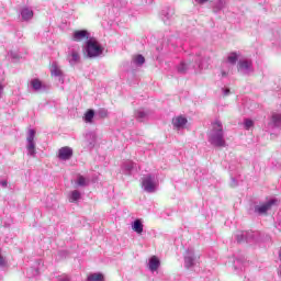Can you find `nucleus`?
Segmentation results:
<instances>
[{
  "mask_svg": "<svg viewBox=\"0 0 281 281\" xmlns=\"http://www.w3.org/2000/svg\"><path fill=\"white\" fill-rule=\"evenodd\" d=\"M210 63L209 59L201 56L195 55L191 56L188 60H182L177 66L178 74H188L191 69H194V71H200V69H207Z\"/></svg>",
  "mask_w": 281,
  "mask_h": 281,
  "instance_id": "nucleus-1",
  "label": "nucleus"
},
{
  "mask_svg": "<svg viewBox=\"0 0 281 281\" xmlns=\"http://www.w3.org/2000/svg\"><path fill=\"white\" fill-rule=\"evenodd\" d=\"M209 144L215 148H225V132L223 131V123L218 120L212 123V128L207 134Z\"/></svg>",
  "mask_w": 281,
  "mask_h": 281,
  "instance_id": "nucleus-2",
  "label": "nucleus"
},
{
  "mask_svg": "<svg viewBox=\"0 0 281 281\" xmlns=\"http://www.w3.org/2000/svg\"><path fill=\"white\" fill-rule=\"evenodd\" d=\"M103 53H104V48L102 47V45H100L98 40H95L94 37L89 38L86 42L85 54L87 58H98L102 56Z\"/></svg>",
  "mask_w": 281,
  "mask_h": 281,
  "instance_id": "nucleus-3",
  "label": "nucleus"
},
{
  "mask_svg": "<svg viewBox=\"0 0 281 281\" xmlns=\"http://www.w3.org/2000/svg\"><path fill=\"white\" fill-rule=\"evenodd\" d=\"M199 260H201V256L194 252V249L189 248L184 252V267L186 269H192V267H196L199 265Z\"/></svg>",
  "mask_w": 281,
  "mask_h": 281,
  "instance_id": "nucleus-4",
  "label": "nucleus"
},
{
  "mask_svg": "<svg viewBox=\"0 0 281 281\" xmlns=\"http://www.w3.org/2000/svg\"><path fill=\"white\" fill-rule=\"evenodd\" d=\"M142 189L148 194L157 191V184L155 183V175L148 173L142 178Z\"/></svg>",
  "mask_w": 281,
  "mask_h": 281,
  "instance_id": "nucleus-5",
  "label": "nucleus"
},
{
  "mask_svg": "<svg viewBox=\"0 0 281 281\" xmlns=\"http://www.w3.org/2000/svg\"><path fill=\"white\" fill-rule=\"evenodd\" d=\"M34 137H36V131L29 130L26 136V150L29 157H36V142L34 140Z\"/></svg>",
  "mask_w": 281,
  "mask_h": 281,
  "instance_id": "nucleus-6",
  "label": "nucleus"
},
{
  "mask_svg": "<svg viewBox=\"0 0 281 281\" xmlns=\"http://www.w3.org/2000/svg\"><path fill=\"white\" fill-rule=\"evenodd\" d=\"M50 76L53 78H59V82H61V85L65 82V72H63V69L60 68V65H58V61H53L50 64Z\"/></svg>",
  "mask_w": 281,
  "mask_h": 281,
  "instance_id": "nucleus-7",
  "label": "nucleus"
},
{
  "mask_svg": "<svg viewBox=\"0 0 281 281\" xmlns=\"http://www.w3.org/2000/svg\"><path fill=\"white\" fill-rule=\"evenodd\" d=\"M238 71L243 76H249L254 71V64H251V60H239Z\"/></svg>",
  "mask_w": 281,
  "mask_h": 281,
  "instance_id": "nucleus-8",
  "label": "nucleus"
},
{
  "mask_svg": "<svg viewBox=\"0 0 281 281\" xmlns=\"http://www.w3.org/2000/svg\"><path fill=\"white\" fill-rule=\"evenodd\" d=\"M58 160L59 161H69L74 157V149L71 147H61L58 150Z\"/></svg>",
  "mask_w": 281,
  "mask_h": 281,
  "instance_id": "nucleus-9",
  "label": "nucleus"
},
{
  "mask_svg": "<svg viewBox=\"0 0 281 281\" xmlns=\"http://www.w3.org/2000/svg\"><path fill=\"white\" fill-rule=\"evenodd\" d=\"M255 238L254 232L249 231H239L236 234L237 243H251Z\"/></svg>",
  "mask_w": 281,
  "mask_h": 281,
  "instance_id": "nucleus-10",
  "label": "nucleus"
},
{
  "mask_svg": "<svg viewBox=\"0 0 281 281\" xmlns=\"http://www.w3.org/2000/svg\"><path fill=\"white\" fill-rule=\"evenodd\" d=\"M72 41H75V43H80L81 41H89V38L91 37V34L89 33V31L87 30H79V31H75L72 33Z\"/></svg>",
  "mask_w": 281,
  "mask_h": 281,
  "instance_id": "nucleus-11",
  "label": "nucleus"
},
{
  "mask_svg": "<svg viewBox=\"0 0 281 281\" xmlns=\"http://www.w3.org/2000/svg\"><path fill=\"white\" fill-rule=\"evenodd\" d=\"M276 203H277V200H270L262 205H256L255 214H258L259 216H262V214H267V212H269V209L273 207Z\"/></svg>",
  "mask_w": 281,
  "mask_h": 281,
  "instance_id": "nucleus-12",
  "label": "nucleus"
},
{
  "mask_svg": "<svg viewBox=\"0 0 281 281\" xmlns=\"http://www.w3.org/2000/svg\"><path fill=\"white\" fill-rule=\"evenodd\" d=\"M66 60H68L70 67H76L80 63V53L76 49L69 50Z\"/></svg>",
  "mask_w": 281,
  "mask_h": 281,
  "instance_id": "nucleus-13",
  "label": "nucleus"
},
{
  "mask_svg": "<svg viewBox=\"0 0 281 281\" xmlns=\"http://www.w3.org/2000/svg\"><path fill=\"white\" fill-rule=\"evenodd\" d=\"M172 16H175V9L166 8L161 11V20L166 25H170V21L172 20Z\"/></svg>",
  "mask_w": 281,
  "mask_h": 281,
  "instance_id": "nucleus-14",
  "label": "nucleus"
},
{
  "mask_svg": "<svg viewBox=\"0 0 281 281\" xmlns=\"http://www.w3.org/2000/svg\"><path fill=\"white\" fill-rule=\"evenodd\" d=\"M22 21H31L34 18V11L30 7H24L20 11Z\"/></svg>",
  "mask_w": 281,
  "mask_h": 281,
  "instance_id": "nucleus-15",
  "label": "nucleus"
},
{
  "mask_svg": "<svg viewBox=\"0 0 281 281\" xmlns=\"http://www.w3.org/2000/svg\"><path fill=\"white\" fill-rule=\"evenodd\" d=\"M188 124V119L186 116L179 115L172 119V125L175 128H183Z\"/></svg>",
  "mask_w": 281,
  "mask_h": 281,
  "instance_id": "nucleus-16",
  "label": "nucleus"
},
{
  "mask_svg": "<svg viewBox=\"0 0 281 281\" xmlns=\"http://www.w3.org/2000/svg\"><path fill=\"white\" fill-rule=\"evenodd\" d=\"M144 63H146V58L142 54L134 55L132 58V65H135V67H143Z\"/></svg>",
  "mask_w": 281,
  "mask_h": 281,
  "instance_id": "nucleus-17",
  "label": "nucleus"
},
{
  "mask_svg": "<svg viewBox=\"0 0 281 281\" xmlns=\"http://www.w3.org/2000/svg\"><path fill=\"white\" fill-rule=\"evenodd\" d=\"M135 162L131 161V160H126L125 162H123L122 165V170L126 173V175H131L133 172V170H135Z\"/></svg>",
  "mask_w": 281,
  "mask_h": 281,
  "instance_id": "nucleus-18",
  "label": "nucleus"
},
{
  "mask_svg": "<svg viewBox=\"0 0 281 281\" xmlns=\"http://www.w3.org/2000/svg\"><path fill=\"white\" fill-rule=\"evenodd\" d=\"M86 142L89 148H93L95 146V133L89 132L86 134Z\"/></svg>",
  "mask_w": 281,
  "mask_h": 281,
  "instance_id": "nucleus-19",
  "label": "nucleus"
},
{
  "mask_svg": "<svg viewBox=\"0 0 281 281\" xmlns=\"http://www.w3.org/2000/svg\"><path fill=\"white\" fill-rule=\"evenodd\" d=\"M132 229L136 232V234H142L144 232V224H142L140 220H135L132 224Z\"/></svg>",
  "mask_w": 281,
  "mask_h": 281,
  "instance_id": "nucleus-20",
  "label": "nucleus"
},
{
  "mask_svg": "<svg viewBox=\"0 0 281 281\" xmlns=\"http://www.w3.org/2000/svg\"><path fill=\"white\" fill-rule=\"evenodd\" d=\"M159 265H161V262L157 257L154 256L149 259V270L157 271V269H159Z\"/></svg>",
  "mask_w": 281,
  "mask_h": 281,
  "instance_id": "nucleus-21",
  "label": "nucleus"
},
{
  "mask_svg": "<svg viewBox=\"0 0 281 281\" xmlns=\"http://www.w3.org/2000/svg\"><path fill=\"white\" fill-rule=\"evenodd\" d=\"M271 125L274 128H280V126H281V114H278V113L272 114V116H271Z\"/></svg>",
  "mask_w": 281,
  "mask_h": 281,
  "instance_id": "nucleus-22",
  "label": "nucleus"
},
{
  "mask_svg": "<svg viewBox=\"0 0 281 281\" xmlns=\"http://www.w3.org/2000/svg\"><path fill=\"white\" fill-rule=\"evenodd\" d=\"M243 267H245V257L236 258L234 261L235 271H243Z\"/></svg>",
  "mask_w": 281,
  "mask_h": 281,
  "instance_id": "nucleus-23",
  "label": "nucleus"
},
{
  "mask_svg": "<svg viewBox=\"0 0 281 281\" xmlns=\"http://www.w3.org/2000/svg\"><path fill=\"white\" fill-rule=\"evenodd\" d=\"M225 8V0H215L213 4V12H221Z\"/></svg>",
  "mask_w": 281,
  "mask_h": 281,
  "instance_id": "nucleus-24",
  "label": "nucleus"
},
{
  "mask_svg": "<svg viewBox=\"0 0 281 281\" xmlns=\"http://www.w3.org/2000/svg\"><path fill=\"white\" fill-rule=\"evenodd\" d=\"M30 85L33 91H41L43 89V82H41L38 79H32Z\"/></svg>",
  "mask_w": 281,
  "mask_h": 281,
  "instance_id": "nucleus-25",
  "label": "nucleus"
},
{
  "mask_svg": "<svg viewBox=\"0 0 281 281\" xmlns=\"http://www.w3.org/2000/svg\"><path fill=\"white\" fill-rule=\"evenodd\" d=\"M87 281H104V274L97 272L88 276Z\"/></svg>",
  "mask_w": 281,
  "mask_h": 281,
  "instance_id": "nucleus-26",
  "label": "nucleus"
},
{
  "mask_svg": "<svg viewBox=\"0 0 281 281\" xmlns=\"http://www.w3.org/2000/svg\"><path fill=\"white\" fill-rule=\"evenodd\" d=\"M135 115L139 120V122H144V120L148 117V112L144 111V109H139L136 111Z\"/></svg>",
  "mask_w": 281,
  "mask_h": 281,
  "instance_id": "nucleus-27",
  "label": "nucleus"
},
{
  "mask_svg": "<svg viewBox=\"0 0 281 281\" xmlns=\"http://www.w3.org/2000/svg\"><path fill=\"white\" fill-rule=\"evenodd\" d=\"M5 269H8V259L3 257L0 249V271H5Z\"/></svg>",
  "mask_w": 281,
  "mask_h": 281,
  "instance_id": "nucleus-28",
  "label": "nucleus"
},
{
  "mask_svg": "<svg viewBox=\"0 0 281 281\" xmlns=\"http://www.w3.org/2000/svg\"><path fill=\"white\" fill-rule=\"evenodd\" d=\"M93 117H95V112L93 110H88L85 114V121L91 123L93 122Z\"/></svg>",
  "mask_w": 281,
  "mask_h": 281,
  "instance_id": "nucleus-29",
  "label": "nucleus"
},
{
  "mask_svg": "<svg viewBox=\"0 0 281 281\" xmlns=\"http://www.w3.org/2000/svg\"><path fill=\"white\" fill-rule=\"evenodd\" d=\"M80 199H81L80 191L75 190V191L71 192V194H70V203H76V201H80Z\"/></svg>",
  "mask_w": 281,
  "mask_h": 281,
  "instance_id": "nucleus-30",
  "label": "nucleus"
},
{
  "mask_svg": "<svg viewBox=\"0 0 281 281\" xmlns=\"http://www.w3.org/2000/svg\"><path fill=\"white\" fill-rule=\"evenodd\" d=\"M227 63L236 65V63H238V55L236 53H231L227 57Z\"/></svg>",
  "mask_w": 281,
  "mask_h": 281,
  "instance_id": "nucleus-31",
  "label": "nucleus"
},
{
  "mask_svg": "<svg viewBox=\"0 0 281 281\" xmlns=\"http://www.w3.org/2000/svg\"><path fill=\"white\" fill-rule=\"evenodd\" d=\"M77 186L80 188H87V186H89V181H87L83 176H79L77 179Z\"/></svg>",
  "mask_w": 281,
  "mask_h": 281,
  "instance_id": "nucleus-32",
  "label": "nucleus"
},
{
  "mask_svg": "<svg viewBox=\"0 0 281 281\" xmlns=\"http://www.w3.org/2000/svg\"><path fill=\"white\" fill-rule=\"evenodd\" d=\"M29 278H34L35 276H38V268H30L27 270Z\"/></svg>",
  "mask_w": 281,
  "mask_h": 281,
  "instance_id": "nucleus-33",
  "label": "nucleus"
},
{
  "mask_svg": "<svg viewBox=\"0 0 281 281\" xmlns=\"http://www.w3.org/2000/svg\"><path fill=\"white\" fill-rule=\"evenodd\" d=\"M251 126H254V121L251 119H246L244 121V127L246 128V131H249V128H251Z\"/></svg>",
  "mask_w": 281,
  "mask_h": 281,
  "instance_id": "nucleus-34",
  "label": "nucleus"
},
{
  "mask_svg": "<svg viewBox=\"0 0 281 281\" xmlns=\"http://www.w3.org/2000/svg\"><path fill=\"white\" fill-rule=\"evenodd\" d=\"M9 58H12V60H19V58H21V56L19 55V53L11 50L8 53Z\"/></svg>",
  "mask_w": 281,
  "mask_h": 281,
  "instance_id": "nucleus-35",
  "label": "nucleus"
},
{
  "mask_svg": "<svg viewBox=\"0 0 281 281\" xmlns=\"http://www.w3.org/2000/svg\"><path fill=\"white\" fill-rule=\"evenodd\" d=\"M98 115H99L100 117H106V115H109V112H108L105 109H100V110L98 111Z\"/></svg>",
  "mask_w": 281,
  "mask_h": 281,
  "instance_id": "nucleus-36",
  "label": "nucleus"
},
{
  "mask_svg": "<svg viewBox=\"0 0 281 281\" xmlns=\"http://www.w3.org/2000/svg\"><path fill=\"white\" fill-rule=\"evenodd\" d=\"M58 281H71V279L69 278V276L63 274V276L58 277Z\"/></svg>",
  "mask_w": 281,
  "mask_h": 281,
  "instance_id": "nucleus-37",
  "label": "nucleus"
},
{
  "mask_svg": "<svg viewBox=\"0 0 281 281\" xmlns=\"http://www.w3.org/2000/svg\"><path fill=\"white\" fill-rule=\"evenodd\" d=\"M231 186L232 188H236L238 186V181L236 180V178L231 179Z\"/></svg>",
  "mask_w": 281,
  "mask_h": 281,
  "instance_id": "nucleus-38",
  "label": "nucleus"
},
{
  "mask_svg": "<svg viewBox=\"0 0 281 281\" xmlns=\"http://www.w3.org/2000/svg\"><path fill=\"white\" fill-rule=\"evenodd\" d=\"M222 91H223V95H229V88H223L222 89Z\"/></svg>",
  "mask_w": 281,
  "mask_h": 281,
  "instance_id": "nucleus-39",
  "label": "nucleus"
},
{
  "mask_svg": "<svg viewBox=\"0 0 281 281\" xmlns=\"http://www.w3.org/2000/svg\"><path fill=\"white\" fill-rule=\"evenodd\" d=\"M0 186H2V188H8V180L0 181Z\"/></svg>",
  "mask_w": 281,
  "mask_h": 281,
  "instance_id": "nucleus-40",
  "label": "nucleus"
},
{
  "mask_svg": "<svg viewBox=\"0 0 281 281\" xmlns=\"http://www.w3.org/2000/svg\"><path fill=\"white\" fill-rule=\"evenodd\" d=\"M196 3L203 4L205 2H207V0H195Z\"/></svg>",
  "mask_w": 281,
  "mask_h": 281,
  "instance_id": "nucleus-41",
  "label": "nucleus"
},
{
  "mask_svg": "<svg viewBox=\"0 0 281 281\" xmlns=\"http://www.w3.org/2000/svg\"><path fill=\"white\" fill-rule=\"evenodd\" d=\"M2 93H3V85L0 83V98Z\"/></svg>",
  "mask_w": 281,
  "mask_h": 281,
  "instance_id": "nucleus-42",
  "label": "nucleus"
},
{
  "mask_svg": "<svg viewBox=\"0 0 281 281\" xmlns=\"http://www.w3.org/2000/svg\"><path fill=\"white\" fill-rule=\"evenodd\" d=\"M222 78H227V72L222 71Z\"/></svg>",
  "mask_w": 281,
  "mask_h": 281,
  "instance_id": "nucleus-43",
  "label": "nucleus"
},
{
  "mask_svg": "<svg viewBox=\"0 0 281 281\" xmlns=\"http://www.w3.org/2000/svg\"><path fill=\"white\" fill-rule=\"evenodd\" d=\"M278 226L281 227V221L278 223Z\"/></svg>",
  "mask_w": 281,
  "mask_h": 281,
  "instance_id": "nucleus-44",
  "label": "nucleus"
}]
</instances>
